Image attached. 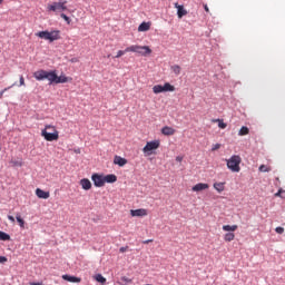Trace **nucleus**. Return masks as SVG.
Segmentation results:
<instances>
[{
    "instance_id": "f257e3e1",
    "label": "nucleus",
    "mask_w": 285,
    "mask_h": 285,
    "mask_svg": "<svg viewBox=\"0 0 285 285\" xmlns=\"http://www.w3.org/2000/svg\"><path fill=\"white\" fill-rule=\"evenodd\" d=\"M41 137H43L46 141H58L59 131L57 130V127L52 125H46L41 130Z\"/></svg>"
},
{
    "instance_id": "f03ea898",
    "label": "nucleus",
    "mask_w": 285,
    "mask_h": 285,
    "mask_svg": "<svg viewBox=\"0 0 285 285\" xmlns=\"http://www.w3.org/2000/svg\"><path fill=\"white\" fill-rule=\"evenodd\" d=\"M59 30L53 31H39L36 33V37H39V39H45L46 41H49L52 43V41H59L61 39V36Z\"/></svg>"
},
{
    "instance_id": "7ed1b4c3",
    "label": "nucleus",
    "mask_w": 285,
    "mask_h": 285,
    "mask_svg": "<svg viewBox=\"0 0 285 285\" xmlns=\"http://www.w3.org/2000/svg\"><path fill=\"white\" fill-rule=\"evenodd\" d=\"M127 52H137V55H141V57H146L148 55L153 53V49L148 46H139V45H132L126 48Z\"/></svg>"
},
{
    "instance_id": "20e7f679",
    "label": "nucleus",
    "mask_w": 285,
    "mask_h": 285,
    "mask_svg": "<svg viewBox=\"0 0 285 285\" xmlns=\"http://www.w3.org/2000/svg\"><path fill=\"white\" fill-rule=\"evenodd\" d=\"M227 168L232 170V173H239L242 170V167H239V164H242V157L239 155H234L229 159H226Z\"/></svg>"
},
{
    "instance_id": "39448f33",
    "label": "nucleus",
    "mask_w": 285,
    "mask_h": 285,
    "mask_svg": "<svg viewBox=\"0 0 285 285\" xmlns=\"http://www.w3.org/2000/svg\"><path fill=\"white\" fill-rule=\"evenodd\" d=\"M159 146H161V141L159 140L148 141L142 148L145 157H150V155H154L155 150H158Z\"/></svg>"
},
{
    "instance_id": "423d86ee",
    "label": "nucleus",
    "mask_w": 285,
    "mask_h": 285,
    "mask_svg": "<svg viewBox=\"0 0 285 285\" xmlns=\"http://www.w3.org/2000/svg\"><path fill=\"white\" fill-rule=\"evenodd\" d=\"M33 77L35 79H37V81H43V79H47L50 83H52L55 71H47V70L40 69L33 72Z\"/></svg>"
},
{
    "instance_id": "0eeeda50",
    "label": "nucleus",
    "mask_w": 285,
    "mask_h": 285,
    "mask_svg": "<svg viewBox=\"0 0 285 285\" xmlns=\"http://www.w3.org/2000/svg\"><path fill=\"white\" fill-rule=\"evenodd\" d=\"M68 1H60V2H52L51 4L47 6L48 12H66L68 7L66 6Z\"/></svg>"
},
{
    "instance_id": "6e6552de",
    "label": "nucleus",
    "mask_w": 285,
    "mask_h": 285,
    "mask_svg": "<svg viewBox=\"0 0 285 285\" xmlns=\"http://www.w3.org/2000/svg\"><path fill=\"white\" fill-rule=\"evenodd\" d=\"M237 225H224L223 230L227 234L224 235L225 242H233L235 239V230H237Z\"/></svg>"
},
{
    "instance_id": "1a4fd4ad",
    "label": "nucleus",
    "mask_w": 285,
    "mask_h": 285,
    "mask_svg": "<svg viewBox=\"0 0 285 285\" xmlns=\"http://www.w3.org/2000/svg\"><path fill=\"white\" fill-rule=\"evenodd\" d=\"M68 81H72V78L67 77L66 75L57 76V71H53L51 83H68Z\"/></svg>"
},
{
    "instance_id": "9d476101",
    "label": "nucleus",
    "mask_w": 285,
    "mask_h": 285,
    "mask_svg": "<svg viewBox=\"0 0 285 285\" xmlns=\"http://www.w3.org/2000/svg\"><path fill=\"white\" fill-rule=\"evenodd\" d=\"M91 180L94 181V186H96V188H102V186H106L104 175L94 174L91 176Z\"/></svg>"
},
{
    "instance_id": "9b49d317",
    "label": "nucleus",
    "mask_w": 285,
    "mask_h": 285,
    "mask_svg": "<svg viewBox=\"0 0 285 285\" xmlns=\"http://www.w3.org/2000/svg\"><path fill=\"white\" fill-rule=\"evenodd\" d=\"M174 6L177 9L178 19H183L184 17H186V14H188V11L184 8V4H179L176 2Z\"/></svg>"
},
{
    "instance_id": "f8f14e48",
    "label": "nucleus",
    "mask_w": 285,
    "mask_h": 285,
    "mask_svg": "<svg viewBox=\"0 0 285 285\" xmlns=\"http://www.w3.org/2000/svg\"><path fill=\"white\" fill-rule=\"evenodd\" d=\"M130 215L131 217H146L148 215V209H131Z\"/></svg>"
},
{
    "instance_id": "ddd939ff",
    "label": "nucleus",
    "mask_w": 285,
    "mask_h": 285,
    "mask_svg": "<svg viewBox=\"0 0 285 285\" xmlns=\"http://www.w3.org/2000/svg\"><path fill=\"white\" fill-rule=\"evenodd\" d=\"M210 188V186L208 185V184H206V183H198V184H196L193 188H191V190L194 191V193H202V190H208Z\"/></svg>"
},
{
    "instance_id": "4468645a",
    "label": "nucleus",
    "mask_w": 285,
    "mask_h": 285,
    "mask_svg": "<svg viewBox=\"0 0 285 285\" xmlns=\"http://www.w3.org/2000/svg\"><path fill=\"white\" fill-rule=\"evenodd\" d=\"M62 279H65V282H70L71 284H81V277L71 276L68 274L62 275Z\"/></svg>"
},
{
    "instance_id": "2eb2a0df",
    "label": "nucleus",
    "mask_w": 285,
    "mask_h": 285,
    "mask_svg": "<svg viewBox=\"0 0 285 285\" xmlns=\"http://www.w3.org/2000/svg\"><path fill=\"white\" fill-rule=\"evenodd\" d=\"M36 195L39 199H49L50 198V191H45L41 188L36 189Z\"/></svg>"
},
{
    "instance_id": "dca6fc26",
    "label": "nucleus",
    "mask_w": 285,
    "mask_h": 285,
    "mask_svg": "<svg viewBox=\"0 0 285 285\" xmlns=\"http://www.w3.org/2000/svg\"><path fill=\"white\" fill-rule=\"evenodd\" d=\"M114 164L116 166L124 167V166H126V164H128V159H126V158H124L121 156H115Z\"/></svg>"
},
{
    "instance_id": "f3484780",
    "label": "nucleus",
    "mask_w": 285,
    "mask_h": 285,
    "mask_svg": "<svg viewBox=\"0 0 285 285\" xmlns=\"http://www.w3.org/2000/svg\"><path fill=\"white\" fill-rule=\"evenodd\" d=\"M80 186L83 190H90V188H92V183L88 178H82L80 180Z\"/></svg>"
},
{
    "instance_id": "a211bd4d",
    "label": "nucleus",
    "mask_w": 285,
    "mask_h": 285,
    "mask_svg": "<svg viewBox=\"0 0 285 285\" xmlns=\"http://www.w3.org/2000/svg\"><path fill=\"white\" fill-rule=\"evenodd\" d=\"M161 132L166 137H173V135H175L176 130L173 127L165 126V127L161 128Z\"/></svg>"
},
{
    "instance_id": "6ab92c4d",
    "label": "nucleus",
    "mask_w": 285,
    "mask_h": 285,
    "mask_svg": "<svg viewBox=\"0 0 285 285\" xmlns=\"http://www.w3.org/2000/svg\"><path fill=\"white\" fill-rule=\"evenodd\" d=\"M105 184H115L117 181V176L115 174H109L107 176H104Z\"/></svg>"
},
{
    "instance_id": "aec40b11",
    "label": "nucleus",
    "mask_w": 285,
    "mask_h": 285,
    "mask_svg": "<svg viewBox=\"0 0 285 285\" xmlns=\"http://www.w3.org/2000/svg\"><path fill=\"white\" fill-rule=\"evenodd\" d=\"M150 30V22H142L138 27V32H148Z\"/></svg>"
},
{
    "instance_id": "412c9836",
    "label": "nucleus",
    "mask_w": 285,
    "mask_h": 285,
    "mask_svg": "<svg viewBox=\"0 0 285 285\" xmlns=\"http://www.w3.org/2000/svg\"><path fill=\"white\" fill-rule=\"evenodd\" d=\"M9 164H11L13 168H21V166H23V160L12 158Z\"/></svg>"
},
{
    "instance_id": "4be33fe9",
    "label": "nucleus",
    "mask_w": 285,
    "mask_h": 285,
    "mask_svg": "<svg viewBox=\"0 0 285 285\" xmlns=\"http://www.w3.org/2000/svg\"><path fill=\"white\" fill-rule=\"evenodd\" d=\"M226 183H215L214 188L217 193H224Z\"/></svg>"
},
{
    "instance_id": "5701e85b",
    "label": "nucleus",
    "mask_w": 285,
    "mask_h": 285,
    "mask_svg": "<svg viewBox=\"0 0 285 285\" xmlns=\"http://www.w3.org/2000/svg\"><path fill=\"white\" fill-rule=\"evenodd\" d=\"M164 92H175V86L170 85V82H166L163 86Z\"/></svg>"
},
{
    "instance_id": "b1692460",
    "label": "nucleus",
    "mask_w": 285,
    "mask_h": 285,
    "mask_svg": "<svg viewBox=\"0 0 285 285\" xmlns=\"http://www.w3.org/2000/svg\"><path fill=\"white\" fill-rule=\"evenodd\" d=\"M212 121L213 124H218V128H220L222 130L226 129V127L228 126L226 122H224L223 119H213Z\"/></svg>"
},
{
    "instance_id": "393cba45",
    "label": "nucleus",
    "mask_w": 285,
    "mask_h": 285,
    "mask_svg": "<svg viewBox=\"0 0 285 285\" xmlns=\"http://www.w3.org/2000/svg\"><path fill=\"white\" fill-rule=\"evenodd\" d=\"M94 279H96V282H98L99 284H102V285L106 284V277H104V275L101 274H96L94 276Z\"/></svg>"
},
{
    "instance_id": "a878e982",
    "label": "nucleus",
    "mask_w": 285,
    "mask_h": 285,
    "mask_svg": "<svg viewBox=\"0 0 285 285\" xmlns=\"http://www.w3.org/2000/svg\"><path fill=\"white\" fill-rule=\"evenodd\" d=\"M153 92H154L155 95H159V94L164 92V86H161V85H155V86L153 87Z\"/></svg>"
},
{
    "instance_id": "bb28decb",
    "label": "nucleus",
    "mask_w": 285,
    "mask_h": 285,
    "mask_svg": "<svg viewBox=\"0 0 285 285\" xmlns=\"http://www.w3.org/2000/svg\"><path fill=\"white\" fill-rule=\"evenodd\" d=\"M249 132H250V129H248V127H246V126H243L240 128V130L238 131V135H239V137H244V136L248 135Z\"/></svg>"
},
{
    "instance_id": "cd10ccee",
    "label": "nucleus",
    "mask_w": 285,
    "mask_h": 285,
    "mask_svg": "<svg viewBox=\"0 0 285 285\" xmlns=\"http://www.w3.org/2000/svg\"><path fill=\"white\" fill-rule=\"evenodd\" d=\"M16 219H17V222H18L20 228H26V220H23V219L21 218V214H17V215H16Z\"/></svg>"
},
{
    "instance_id": "c85d7f7f",
    "label": "nucleus",
    "mask_w": 285,
    "mask_h": 285,
    "mask_svg": "<svg viewBox=\"0 0 285 285\" xmlns=\"http://www.w3.org/2000/svg\"><path fill=\"white\" fill-rule=\"evenodd\" d=\"M171 72L177 76L181 75V67L179 65L171 66Z\"/></svg>"
},
{
    "instance_id": "c756f323",
    "label": "nucleus",
    "mask_w": 285,
    "mask_h": 285,
    "mask_svg": "<svg viewBox=\"0 0 285 285\" xmlns=\"http://www.w3.org/2000/svg\"><path fill=\"white\" fill-rule=\"evenodd\" d=\"M258 170H259V173H271V170H273V168H271V166L261 165Z\"/></svg>"
},
{
    "instance_id": "7c9ffc66",
    "label": "nucleus",
    "mask_w": 285,
    "mask_h": 285,
    "mask_svg": "<svg viewBox=\"0 0 285 285\" xmlns=\"http://www.w3.org/2000/svg\"><path fill=\"white\" fill-rule=\"evenodd\" d=\"M0 239L1 242H10V235L6 234L4 232H0Z\"/></svg>"
},
{
    "instance_id": "2f4dec72",
    "label": "nucleus",
    "mask_w": 285,
    "mask_h": 285,
    "mask_svg": "<svg viewBox=\"0 0 285 285\" xmlns=\"http://www.w3.org/2000/svg\"><path fill=\"white\" fill-rule=\"evenodd\" d=\"M121 282L120 285H128V284H132V279L126 277V276H122L121 278Z\"/></svg>"
},
{
    "instance_id": "473e14b6",
    "label": "nucleus",
    "mask_w": 285,
    "mask_h": 285,
    "mask_svg": "<svg viewBox=\"0 0 285 285\" xmlns=\"http://www.w3.org/2000/svg\"><path fill=\"white\" fill-rule=\"evenodd\" d=\"M126 52H130V51H127L126 49L125 50H118L117 55L114 57V59H120V57H124V55H126Z\"/></svg>"
},
{
    "instance_id": "72a5a7b5",
    "label": "nucleus",
    "mask_w": 285,
    "mask_h": 285,
    "mask_svg": "<svg viewBox=\"0 0 285 285\" xmlns=\"http://www.w3.org/2000/svg\"><path fill=\"white\" fill-rule=\"evenodd\" d=\"M61 19H63L68 24H70V17L66 16V13L60 14Z\"/></svg>"
},
{
    "instance_id": "f704fd0d",
    "label": "nucleus",
    "mask_w": 285,
    "mask_h": 285,
    "mask_svg": "<svg viewBox=\"0 0 285 285\" xmlns=\"http://www.w3.org/2000/svg\"><path fill=\"white\" fill-rule=\"evenodd\" d=\"M220 148H222L220 144H215V145H213L212 150H213V153H215V150H219Z\"/></svg>"
},
{
    "instance_id": "c9c22d12",
    "label": "nucleus",
    "mask_w": 285,
    "mask_h": 285,
    "mask_svg": "<svg viewBox=\"0 0 285 285\" xmlns=\"http://www.w3.org/2000/svg\"><path fill=\"white\" fill-rule=\"evenodd\" d=\"M7 90H10V87L4 88L3 90L0 91V99H3V95L7 92Z\"/></svg>"
},
{
    "instance_id": "e433bc0d",
    "label": "nucleus",
    "mask_w": 285,
    "mask_h": 285,
    "mask_svg": "<svg viewBox=\"0 0 285 285\" xmlns=\"http://www.w3.org/2000/svg\"><path fill=\"white\" fill-rule=\"evenodd\" d=\"M285 190L284 189H278V191L275 194V197H282V194H284Z\"/></svg>"
},
{
    "instance_id": "4c0bfd02",
    "label": "nucleus",
    "mask_w": 285,
    "mask_h": 285,
    "mask_svg": "<svg viewBox=\"0 0 285 285\" xmlns=\"http://www.w3.org/2000/svg\"><path fill=\"white\" fill-rule=\"evenodd\" d=\"M275 230L278 235H282L284 233V227H276Z\"/></svg>"
},
{
    "instance_id": "58836bf2",
    "label": "nucleus",
    "mask_w": 285,
    "mask_h": 285,
    "mask_svg": "<svg viewBox=\"0 0 285 285\" xmlns=\"http://www.w3.org/2000/svg\"><path fill=\"white\" fill-rule=\"evenodd\" d=\"M8 262V258L6 256H0V264H6Z\"/></svg>"
},
{
    "instance_id": "ea45409f",
    "label": "nucleus",
    "mask_w": 285,
    "mask_h": 285,
    "mask_svg": "<svg viewBox=\"0 0 285 285\" xmlns=\"http://www.w3.org/2000/svg\"><path fill=\"white\" fill-rule=\"evenodd\" d=\"M20 86H26V79L23 76L20 77Z\"/></svg>"
},
{
    "instance_id": "a19ab883",
    "label": "nucleus",
    "mask_w": 285,
    "mask_h": 285,
    "mask_svg": "<svg viewBox=\"0 0 285 285\" xmlns=\"http://www.w3.org/2000/svg\"><path fill=\"white\" fill-rule=\"evenodd\" d=\"M176 161H178L179 164H181L184 161V157L183 156H177L176 157Z\"/></svg>"
},
{
    "instance_id": "79ce46f5",
    "label": "nucleus",
    "mask_w": 285,
    "mask_h": 285,
    "mask_svg": "<svg viewBox=\"0 0 285 285\" xmlns=\"http://www.w3.org/2000/svg\"><path fill=\"white\" fill-rule=\"evenodd\" d=\"M8 219L11 224H14V216L8 215Z\"/></svg>"
},
{
    "instance_id": "37998d69",
    "label": "nucleus",
    "mask_w": 285,
    "mask_h": 285,
    "mask_svg": "<svg viewBox=\"0 0 285 285\" xmlns=\"http://www.w3.org/2000/svg\"><path fill=\"white\" fill-rule=\"evenodd\" d=\"M204 10H205L206 12H210V9L208 8V4H204Z\"/></svg>"
},
{
    "instance_id": "c03bdc74",
    "label": "nucleus",
    "mask_w": 285,
    "mask_h": 285,
    "mask_svg": "<svg viewBox=\"0 0 285 285\" xmlns=\"http://www.w3.org/2000/svg\"><path fill=\"white\" fill-rule=\"evenodd\" d=\"M120 253H126V250H128V247H120Z\"/></svg>"
},
{
    "instance_id": "a18cd8bd",
    "label": "nucleus",
    "mask_w": 285,
    "mask_h": 285,
    "mask_svg": "<svg viewBox=\"0 0 285 285\" xmlns=\"http://www.w3.org/2000/svg\"><path fill=\"white\" fill-rule=\"evenodd\" d=\"M153 242V239H147V240H144L142 244H150Z\"/></svg>"
},
{
    "instance_id": "49530a36",
    "label": "nucleus",
    "mask_w": 285,
    "mask_h": 285,
    "mask_svg": "<svg viewBox=\"0 0 285 285\" xmlns=\"http://www.w3.org/2000/svg\"><path fill=\"white\" fill-rule=\"evenodd\" d=\"M29 285H43V283H30Z\"/></svg>"
},
{
    "instance_id": "de8ad7c7",
    "label": "nucleus",
    "mask_w": 285,
    "mask_h": 285,
    "mask_svg": "<svg viewBox=\"0 0 285 285\" xmlns=\"http://www.w3.org/2000/svg\"><path fill=\"white\" fill-rule=\"evenodd\" d=\"M71 62H72V63H77V58H72V59H71Z\"/></svg>"
},
{
    "instance_id": "09e8293b",
    "label": "nucleus",
    "mask_w": 285,
    "mask_h": 285,
    "mask_svg": "<svg viewBox=\"0 0 285 285\" xmlns=\"http://www.w3.org/2000/svg\"><path fill=\"white\" fill-rule=\"evenodd\" d=\"M1 3H3V0H0V6H1Z\"/></svg>"
},
{
    "instance_id": "8fccbe9b",
    "label": "nucleus",
    "mask_w": 285,
    "mask_h": 285,
    "mask_svg": "<svg viewBox=\"0 0 285 285\" xmlns=\"http://www.w3.org/2000/svg\"><path fill=\"white\" fill-rule=\"evenodd\" d=\"M107 57H108V59H110V55H108Z\"/></svg>"
}]
</instances>
